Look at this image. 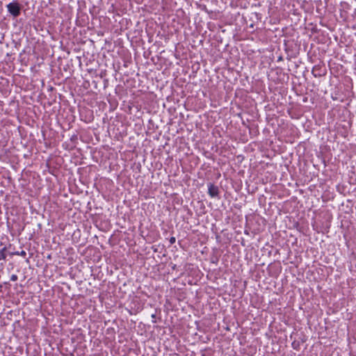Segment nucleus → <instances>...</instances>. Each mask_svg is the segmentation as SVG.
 <instances>
[{"mask_svg": "<svg viewBox=\"0 0 356 356\" xmlns=\"http://www.w3.org/2000/svg\"><path fill=\"white\" fill-rule=\"evenodd\" d=\"M169 241L171 245L174 244L176 241L175 237H174V236L170 237Z\"/></svg>", "mask_w": 356, "mask_h": 356, "instance_id": "obj_7", "label": "nucleus"}, {"mask_svg": "<svg viewBox=\"0 0 356 356\" xmlns=\"http://www.w3.org/2000/svg\"><path fill=\"white\" fill-rule=\"evenodd\" d=\"M292 346H293V348L294 349H296V341H293V342L292 343Z\"/></svg>", "mask_w": 356, "mask_h": 356, "instance_id": "obj_8", "label": "nucleus"}, {"mask_svg": "<svg viewBox=\"0 0 356 356\" xmlns=\"http://www.w3.org/2000/svg\"><path fill=\"white\" fill-rule=\"evenodd\" d=\"M208 193L211 197H218L219 194L218 187L213 184L209 183L208 184Z\"/></svg>", "mask_w": 356, "mask_h": 356, "instance_id": "obj_3", "label": "nucleus"}, {"mask_svg": "<svg viewBox=\"0 0 356 356\" xmlns=\"http://www.w3.org/2000/svg\"><path fill=\"white\" fill-rule=\"evenodd\" d=\"M152 318H156V314H152Z\"/></svg>", "mask_w": 356, "mask_h": 356, "instance_id": "obj_9", "label": "nucleus"}, {"mask_svg": "<svg viewBox=\"0 0 356 356\" xmlns=\"http://www.w3.org/2000/svg\"><path fill=\"white\" fill-rule=\"evenodd\" d=\"M312 74L315 77H321L325 74V69L320 65H316L313 67Z\"/></svg>", "mask_w": 356, "mask_h": 356, "instance_id": "obj_2", "label": "nucleus"}, {"mask_svg": "<svg viewBox=\"0 0 356 356\" xmlns=\"http://www.w3.org/2000/svg\"><path fill=\"white\" fill-rule=\"evenodd\" d=\"M282 60V58L280 56L279 58H278V60Z\"/></svg>", "mask_w": 356, "mask_h": 356, "instance_id": "obj_10", "label": "nucleus"}, {"mask_svg": "<svg viewBox=\"0 0 356 356\" xmlns=\"http://www.w3.org/2000/svg\"><path fill=\"white\" fill-rule=\"evenodd\" d=\"M15 254H17V255H20L24 257H25L26 255V252L24 250H22L21 252H17Z\"/></svg>", "mask_w": 356, "mask_h": 356, "instance_id": "obj_5", "label": "nucleus"}, {"mask_svg": "<svg viewBox=\"0 0 356 356\" xmlns=\"http://www.w3.org/2000/svg\"><path fill=\"white\" fill-rule=\"evenodd\" d=\"M8 12L14 17H17L21 14L22 5L17 1H13L6 6Z\"/></svg>", "mask_w": 356, "mask_h": 356, "instance_id": "obj_1", "label": "nucleus"}, {"mask_svg": "<svg viewBox=\"0 0 356 356\" xmlns=\"http://www.w3.org/2000/svg\"><path fill=\"white\" fill-rule=\"evenodd\" d=\"M6 250V248L4 247L3 249L0 250V261L1 260H5L6 258V254L5 253Z\"/></svg>", "mask_w": 356, "mask_h": 356, "instance_id": "obj_4", "label": "nucleus"}, {"mask_svg": "<svg viewBox=\"0 0 356 356\" xmlns=\"http://www.w3.org/2000/svg\"><path fill=\"white\" fill-rule=\"evenodd\" d=\"M18 279V277L17 275H12L11 277H10V280L13 281V282H15V281H17Z\"/></svg>", "mask_w": 356, "mask_h": 356, "instance_id": "obj_6", "label": "nucleus"}]
</instances>
